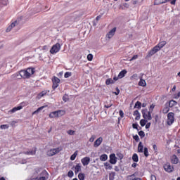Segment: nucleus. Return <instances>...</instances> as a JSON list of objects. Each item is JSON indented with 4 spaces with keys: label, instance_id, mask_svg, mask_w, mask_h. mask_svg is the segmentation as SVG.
I'll return each mask as SVG.
<instances>
[{
    "label": "nucleus",
    "instance_id": "obj_1",
    "mask_svg": "<svg viewBox=\"0 0 180 180\" xmlns=\"http://www.w3.org/2000/svg\"><path fill=\"white\" fill-rule=\"evenodd\" d=\"M165 44H167V41H162L160 42L158 45H156L155 47H153L148 53V55L146 56V57H148V58L153 57V56H154V54H155V53H158V51H160V50H161L162 49V47H164V46H165Z\"/></svg>",
    "mask_w": 180,
    "mask_h": 180
},
{
    "label": "nucleus",
    "instance_id": "obj_2",
    "mask_svg": "<svg viewBox=\"0 0 180 180\" xmlns=\"http://www.w3.org/2000/svg\"><path fill=\"white\" fill-rule=\"evenodd\" d=\"M34 74V70L32 68H27L26 70H20L19 75L21 78H30V75Z\"/></svg>",
    "mask_w": 180,
    "mask_h": 180
},
{
    "label": "nucleus",
    "instance_id": "obj_3",
    "mask_svg": "<svg viewBox=\"0 0 180 180\" xmlns=\"http://www.w3.org/2000/svg\"><path fill=\"white\" fill-rule=\"evenodd\" d=\"M63 150V148L59 147L56 148H53L47 151L46 154L49 157H53V155H56V154H58L60 151Z\"/></svg>",
    "mask_w": 180,
    "mask_h": 180
},
{
    "label": "nucleus",
    "instance_id": "obj_4",
    "mask_svg": "<svg viewBox=\"0 0 180 180\" xmlns=\"http://www.w3.org/2000/svg\"><path fill=\"white\" fill-rule=\"evenodd\" d=\"M60 49H61V45L58 43H56L51 49L50 50L51 54H56V53H58L60 51Z\"/></svg>",
    "mask_w": 180,
    "mask_h": 180
},
{
    "label": "nucleus",
    "instance_id": "obj_5",
    "mask_svg": "<svg viewBox=\"0 0 180 180\" xmlns=\"http://www.w3.org/2000/svg\"><path fill=\"white\" fill-rule=\"evenodd\" d=\"M142 115L143 119H147L148 120H151V119H153L151 117V112L148 111L147 109L142 110Z\"/></svg>",
    "mask_w": 180,
    "mask_h": 180
},
{
    "label": "nucleus",
    "instance_id": "obj_6",
    "mask_svg": "<svg viewBox=\"0 0 180 180\" xmlns=\"http://www.w3.org/2000/svg\"><path fill=\"white\" fill-rule=\"evenodd\" d=\"M175 122V118L174 117V112H169L167 115V124L168 126H171L172 123Z\"/></svg>",
    "mask_w": 180,
    "mask_h": 180
},
{
    "label": "nucleus",
    "instance_id": "obj_7",
    "mask_svg": "<svg viewBox=\"0 0 180 180\" xmlns=\"http://www.w3.org/2000/svg\"><path fill=\"white\" fill-rule=\"evenodd\" d=\"M19 25V22H18V20H15L14 22H13L6 30V33H9V32H11L12 30V29L13 27H15V26H18Z\"/></svg>",
    "mask_w": 180,
    "mask_h": 180
},
{
    "label": "nucleus",
    "instance_id": "obj_8",
    "mask_svg": "<svg viewBox=\"0 0 180 180\" xmlns=\"http://www.w3.org/2000/svg\"><path fill=\"white\" fill-rule=\"evenodd\" d=\"M164 169L166 171V172H172L174 171V167L169 163H166L164 165Z\"/></svg>",
    "mask_w": 180,
    "mask_h": 180
},
{
    "label": "nucleus",
    "instance_id": "obj_9",
    "mask_svg": "<svg viewBox=\"0 0 180 180\" xmlns=\"http://www.w3.org/2000/svg\"><path fill=\"white\" fill-rule=\"evenodd\" d=\"M170 160L172 164H178L179 162V159L178 158V156H176V155H172L170 157Z\"/></svg>",
    "mask_w": 180,
    "mask_h": 180
},
{
    "label": "nucleus",
    "instance_id": "obj_10",
    "mask_svg": "<svg viewBox=\"0 0 180 180\" xmlns=\"http://www.w3.org/2000/svg\"><path fill=\"white\" fill-rule=\"evenodd\" d=\"M115 33H116V27L112 28L106 35L108 39H112L113 36H115Z\"/></svg>",
    "mask_w": 180,
    "mask_h": 180
},
{
    "label": "nucleus",
    "instance_id": "obj_11",
    "mask_svg": "<svg viewBox=\"0 0 180 180\" xmlns=\"http://www.w3.org/2000/svg\"><path fill=\"white\" fill-rule=\"evenodd\" d=\"M117 158H116V155L115 154H111L110 155V164L115 165L116 162H117Z\"/></svg>",
    "mask_w": 180,
    "mask_h": 180
},
{
    "label": "nucleus",
    "instance_id": "obj_12",
    "mask_svg": "<svg viewBox=\"0 0 180 180\" xmlns=\"http://www.w3.org/2000/svg\"><path fill=\"white\" fill-rule=\"evenodd\" d=\"M91 162V158L89 157H85L82 159V163L83 164L84 167L88 165Z\"/></svg>",
    "mask_w": 180,
    "mask_h": 180
},
{
    "label": "nucleus",
    "instance_id": "obj_13",
    "mask_svg": "<svg viewBox=\"0 0 180 180\" xmlns=\"http://www.w3.org/2000/svg\"><path fill=\"white\" fill-rule=\"evenodd\" d=\"M102 141H103V139L102 137H100L98 139H97L95 142H94V147H99L101 146V144H102Z\"/></svg>",
    "mask_w": 180,
    "mask_h": 180
},
{
    "label": "nucleus",
    "instance_id": "obj_14",
    "mask_svg": "<svg viewBox=\"0 0 180 180\" xmlns=\"http://www.w3.org/2000/svg\"><path fill=\"white\" fill-rule=\"evenodd\" d=\"M36 151H37L36 148H34L31 150H28V151L25 152V154H26L27 155H34L36 154Z\"/></svg>",
    "mask_w": 180,
    "mask_h": 180
},
{
    "label": "nucleus",
    "instance_id": "obj_15",
    "mask_svg": "<svg viewBox=\"0 0 180 180\" xmlns=\"http://www.w3.org/2000/svg\"><path fill=\"white\" fill-rule=\"evenodd\" d=\"M22 106L20 105L18 107H15L13 109H11L10 111H8V113H15V112H17V110H20V109H22Z\"/></svg>",
    "mask_w": 180,
    "mask_h": 180
},
{
    "label": "nucleus",
    "instance_id": "obj_16",
    "mask_svg": "<svg viewBox=\"0 0 180 180\" xmlns=\"http://www.w3.org/2000/svg\"><path fill=\"white\" fill-rule=\"evenodd\" d=\"M49 117H51V119H54V117H59L58 111L51 112L49 114Z\"/></svg>",
    "mask_w": 180,
    "mask_h": 180
},
{
    "label": "nucleus",
    "instance_id": "obj_17",
    "mask_svg": "<svg viewBox=\"0 0 180 180\" xmlns=\"http://www.w3.org/2000/svg\"><path fill=\"white\" fill-rule=\"evenodd\" d=\"M170 0H155V5H161L162 4H165V2H168Z\"/></svg>",
    "mask_w": 180,
    "mask_h": 180
},
{
    "label": "nucleus",
    "instance_id": "obj_18",
    "mask_svg": "<svg viewBox=\"0 0 180 180\" xmlns=\"http://www.w3.org/2000/svg\"><path fill=\"white\" fill-rule=\"evenodd\" d=\"M143 143L140 142L138 145V153H143Z\"/></svg>",
    "mask_w": 180,
    "mask_h": 180
},
{
    "label": "nucleus",
    "instance_id": "obj_19",
    "mask_svg": "<svg viewBox=\"0 0 180 180\" xmlns=\"http://www.w3.org/2000/svg\"><path fill=\"white\" fill-rule=\"evenodd\" d=\"M126 74H127V71L126 70H122L118 75V78H123Z\"/></svg>",
    "mask_w": 180,
    "mask_h": 180
},
{
    "label": "nucleus",
    "instance_id": "obj_20",
    "mask_svg": "<svg viewBox=\"0 0 180 180\" xmlns=\"http://www.w3.org/2000/svg\"><path fill=\"white\" fill-rule=\"evenodd\" d=\"M139 86H146L147 83L146 82V80L141 79L139 82Z\"/></svg>",
    "mask_w": 180,
    "mask_h": 180
},
{
    "label": "nucleus",
    "instance_id": "obj_21",
    "mask_svg": "<svg viewBox=\"0 0 180 180\" xmlns=\"http://www.w3.org/2000/svg\"><path fill=\"white\" fill-rule=\"evenodd\" d=\"M45 95H47V91L44 90L42 92L39 93L37 96L38 99H40V98H43Z\"/></svg>",
    "mask_w": 180,
    "mask_h": 180
},
{
    "label": "nucleus",
    "instance_id": "obj_22",
    "mask_svg": "<svg viewBox=\"0 0 180 180\" xmlns=\"http://www.w3.org/2000/svg\"><path fill=\"white\" fill-rule=\"evenodd\" d=\"M178 103L174 100H171L169 103V108H173V106H175L176 105H177Z\"/></svg>",
    "mask_w": 180,
    "mask_h": 180
},
{
    "label": "nucleus",
    "instance_id": "obj_23",
    "mask_svg": "<svg viewBox=\"0 0 180 180\" xmlns=\"http://www.w3.org/2000/svg\"><path fill=\"white\" fill-rule=\"evenodd\" d=\"M75 174H78L79 171H81V165L80 164H77L75 167Z\"/></svg>",
    "mask_w": 180,
    "mask_h": 180
},
{
    "label": "nucleus",
    "instance_id": "obj_24",
    "mask_svg": "<svg viewBox=\"0 0 180 180\" xmlns=\"http://www.w3.org/2000/svg\"><path fill=\"white\" fill-rule=\"evenodd\" d=\"M132 160L134 162H139V156L136 153H134L132 156Z\"/></svg>",
    "mask_w": 180,
    "mask_h": 180
},
{
    "label": "nucleus",
    "instance_id": "obj_25",
    "mask_svg": "<svg viewBox=\"0 0 180 180\" xmlns=\"http://www.w3.org/2000/svg\"><path fill=\"white\" fill-rule=\"evenodd\" d=\"M43 109H44V106H41V107L39 108L37 110H35V111H34L32 112V115H37V114H39L40 110H43Z\"/></svg>",
    "mask_w": 180,
    "mask_h": 180
},
{
    "label": "nucleus",
    "instance_id": "obj_26",
    "mask_svg": "<svg viewBox=\"0 0 180 180\" xmlns=\"http://www.w3.org/2000/svg\"><path fill=\"white\" fill-rule=\"evenodd\" d=\"M101 161H106L108 160V155L106 154L101 155L100 156Z\"/></svg>",
    "mask_w": 180,
    "mask_h": 180
},
{
    "label": "nucleus",
    "instance_id": "obj_27",
    "mask_svg": "<svg viewBox=\"0 0 180 180\" xmlns=\"http://www.w3.org/2000/svg\"><path fill=\"white\" fill-rule=\"evenodd\" d=\"M58 112V117L64 116L65 115V111L64 110H60L57 111Z\"/></svg>",
    "mask_w": 180,
    "mask_h": 180
},
{
    "label": "nucleus",
    "instance_id": "obj_28",
    "mask_svg": "<svg viewBox=\"0 0 180 180\" xmlns=\"http://www.w3.org/2000/svg\"><path fill=\"white\" fill-rule=\"evenodd\" d=\"M77 155H78V151H75L73 155H71L70 160L71 161H74L75 158H77Z\"/></svg>",
    "mask_w": 180,
    "mask_h": 180
},
{
    "label": "nucleus",
    "instance_id": "obj_29",
    "mask_svg": "<svg viewBox=\"0 0 180 180\" xmlns=\"http://www.w3.org/2000/svg\"><path fill=\"white\" fill-rule=\"evenodd\" d=\"M0 5L1 6H6L8 5V0H0Z\"/></svg>",
    "mask_w": 180,
    "mask_h": 180
},
{
    "label": "nucleus",
    "instance_id": "obj_30",
    "mask_svg": "<svg viewBox=\"0 0 180 180\" xmlns=\"http://www.w3.org/2000/svg\"><path fill=\"white\" fill-rule=\"evenodd\" d=\"M105 84L106 85H110V84H115V81H113V79L110 78L105 81Z\"/></svg>",
    "mask_w": 180,
    "mask_h": 180
},
{
    "label": "nucleus",
    "instance_id": "obj_31",
    "mask_svg": "<svg viewBox=\"0 0 180 180\" xmlns=\"http://www.w3.org/2000/svg\"><path fill=\"white\" fill-rule=\"evenodd\" d=\"M115 175H116V173H115V172L110 173L109 179L110 180H115Z\"/></svg>",
    "mask_w": 180,
    "mask_h": 180
},
{
    "label": "nucleus",
    "instance_id": "obj_32",
    "mask_svg": "<svg viewBox=\"0 0 180 180\" xmlns=\"http://www.w3.org/2000/svg\"><path fill=\"white\" fill-rule=\"evenodd\" d=\"M78 178L79 180H84V179H85V174L80 173L78 175Z\"/></svg>",
    "mask_w": 180,
    "mask_h": 180
},
{
    "label": "nucleus",
    "instance_id": "obj_33",
    "mask_svg": "<svg viewBox=\"0 0 180 180\" xmlns=\"http://www.w3.org/2000/svg\"><path fill=\"white\" fill-rule=\"evenodd\" d=\"M52 81L53 83L59 84L60 79H58V77H54L53 79H52Z\"/></svg>",
    "mask_w": 180,
    "mask_h": 180
},
{
    "label": "nucleus",
    "instance_id": "obj_34",
    "mask_svg": "<svg viewBox=\"0 0 180 180\" xmlns=\"http://www.w3.org/2000/svg\"><path fill=\"white\" fill-rule=\"evenodd\" d=\"M134 108H137V109H141V103L139 101H137Z\"/></svg>",
    "mask_w": 180,
    "mask_h": 180
},
{
    "label": "nucleus",
    "instance_id": "obj_35",
    "mask_svg": "<svg viewBox=\"0 0 180 180\" xmlns=\"http://www.w3.org/2000/svg\"><path fill=\"white\" fill-rule=\"evenodd\" d=\"M0 129H1L2 130H5L6 129H9V125L8 124H3L0 126Z\"/></svg>",
    "mask_w": 180,
    "mask_h": 180
},
{
    "label": "nucleus",
    "instance_id": "obj_36",
    "mask_svg": "<svg viewBox=\"0 0 180 180\" xmlns=\"http://www.w3.org/2000/svg\"><path fill=\"white\" fill-rule=\"evenodd\" d=\"M147 123V120H141L140 124L142 127H144V125Z\"/></svg>",
    "mask_w": 180,
    "mask_h": 180
},
{
    "label": "nucleus",
    "instance_id": "obj_37",
    "mask_svg": "<svg viewBox=\"0 0 180 180\" xmlns=\"http://www.w3.org/2000/svg\"><path fill=\"white\" fill-rule=\"evenodd\" d=\"M163 113L167 114L168 112H169V108L168 106H166L162 110Z\"/></svg>",
    "mask_w": 180,
    "mask_h": 180
},
{
    "label": "nucleus",
    "instance_id": "obj_38",
    "mask_svg": "<svg viewBox=\"0 0 180 180\" xmlns=\"http://www.w3.org/2000/svg\"><path fill=\"white\" fill-rule=\"evenodd\" d=\"M68 176H69V178H72V176H74V172L70 170L68 173Z\"/></svg>",
    "mask_w": 180,
    "mask_h": 180
},
{
    "label": "nucleus",
    "instance_id": "obj_39",
    "mask_svg": "<svg viewBox=\"0 0 180 180\" xmlns=\"http://www.w3.org/2000/svg\"><path fill=\"white\" fill-rule=\"evenodd\" d=\"M143 153H144L145 157H148V148H144Z\"/></svg>",
    "mask_w": 180,
    "mask_h": 180
},
{
    "label": "nucleus",
    "instance_id": "obj_40",
    "mask_svg": "<svg viewBox=\"0 0 180 180\" xmlns=\"http://www.w3.org/2000/svg\"><path fill=\"white\" fill-rule=\"evenodd\" d=\"M72 73L70 72H67L65 73V78H70V77H71Z\"/></svg>",
    "mask_w": 180,
    "mask_h": 180
},
{
    "label": "nucleus",
    "instance_id": "obj_41",
    "mask_svg": "<svg viewBox=\"0 0 180 180\" xmlns=\"http://www.w3.org/2000/svg\"><path fill=\"white\" fill-rule=\"evenodd\" d=\"M93 58H94V56L91 53L87 56V60H89V61H92Z\"/></svg>",
    "mask_w": 180,
    "mask_h": 180
},
{
    "label": "nucleus",
    "instance_id": "obj_42",
    "mask_svg": "<svg viewBox=\"0 0 180 180\" xmlns=\"http://www.w3.org/2000/svg\"><path fill=\"white\" fill-rule=\"evenodd\" d=\"M63 101H64V102H68L69 101L68 96L67 95L63 96Z\"/></svg>",
    "mask_w": 180,
    "mask_h": 180
},
{
    "label": "nucleus",
    "instance_id": "obj_43",
    "mask_svg": "<svg viewBox=\"0 0 180 180\" xmlns=\"http://www.w3.org/2000/svg\"><path fill=\"white\" fill-rule=\"evenodd\" d=\"M68 134H70V136H74V134H75V131L70 129V130L68 131Z\"/></svg>",
    "mask_w": 180,
    "mask_h": 180
},
{
    "label": "nucleus",
    "instance_id": "obj_44",
    "mask_svg": "<svg viewBox=\"0 0 180 180\" xmlns=\"http://www.w3.org/2000/svg\"><path fill=\"white\" fill-rule=\"evenodd\" d=\"M154 108H155V105L154 104H152L150 106V112H153V110H154Z\"/></svg>",
    "mask_w": 180,
    "mask_h": 180
},
{
    "label": "nucleus",
    "instance_id": "obj_45",
    "mask_svg": "<svg viewBox=\"0 0 180 180\" xmlns=\"http://www.w3.org/2000/svg\"><path fill=\"white\" fill-rule=\"evenodd\" d=\"M139 135L141 136V137H144V136H146V134H144V131H140L139 132Z\"/></svg>",
    "mask_w": 180,
    "mask_h": 180
},
{
    "label": "nucleus",
    "instance_id": "obj_46",
    "mask_svg": "<svg viewBox=\"0 0 180 180\" xmlns=\"http://www.w3.org/2000/svg\"><path fill=\"white\" fill-rule=\"evenodd\" d=\"M58 86V83L53 82V86H52L53 89H56V88H57Z\"/></svg>",
    "mask_w": 180,
    "mask_h": 180
},
{
    "label": "nucleus",
    "instance_id": "obj_47",
    "mask_svg": "<svg viewBox=\"0 0 180 180\" xmlns=\"http://www.w3.org/2000/svg\"><path fill=\"white\" fill-rule=\"evenodd\" d=\"M132 127H133V129H136V130H139V124H133Z\"/></svg>",
    "mask_w": 180,
    "mask_h": 180
},
{
    "label": "nucleus",
    "instance_id": "obj_48",
    "mask_svg": "<svg viewBox=\"0 0 180 180\" xmlns=\"http://www.w3.org/2000/svg\"><path fill=\"white\" fill-rule=\"evenodd\" d=\"M137 58H139V56L135 55L130 59V61H133V60H137Z\"/></svg>",
    "mask_w": 180,
    "mask_h": 180
},
{
    "label": "nucleus",
    "instance_id": "obj_49",
    "mask_svg": "<svg viewBox=\"0 0 180 180\" xmlns=\"http://www.w3.org/2000/svg\"><path fill=\"white\" fill-rule=\"evenodd\" d=\"M104 165L105 167H107L109 169H112V167H110V164L105 162Z\"/></svg>",
    "mask_w": 180,
    "mask_h": 180
},
{
    "label": "nucleus",
    "instance_id": "obj_50",
    "mask_svg": "<svg viewBox=\"0 0 180 180\" xmlns=\"http://www.w3.org/2000/svg\"><path fill=\"white\" fill-rule=\"evenodd\" d=\"M38 49L39 50H47V46H39Z\"/></svg>",
    "mask_w": 180,
    "mask_h": 180
},
{
    "label": "nucleus",
    "instance_id": "obj_51",
    "mask_svg": "<svg viewBox=\"0 0 180 180\" xmlns=\"http://www.w3.org/2000/svg\"><path fill=\"white\" fill-rule=\"evenodd\" d=\"M111 106H113V103H110V104H105L104 107L107 108V109H109V108H111Z\"/></svg>",
    "mask_w": 180,
    "mask_h": 180
},
{
    "label": "nucleus",
    "instance_id": "obj_52",
    "mask_svg": "<svg viewBox=\"0 0 180 180\" xmlns=\"http://www.w3.org/2000/svg\"><path fill=\"white\" fill-rule=\"evenodd\" d=\"M133 138L136 141H139V140H140V138H139V135H135V136H133Z\"/></svg>",
    "mask_w": 180,
    "mask_h": 180
},
{
    "label": "nucleus",
    "instance_id": "obj_53",
    "mask_svg": "<svg viewBox=\"0 0 180 180\" xmlns=\"http://www.w3.org/2000/svg\"><path fill=\"white\" fill-rule=\"evenodd\" d=\"M140 115V112H139V110H135L134 112V116H139Z\"/></svg>",
    "mask_w": 180,
    "mask_h": 180
},
{
    "label": "nucleus",
    "instance_id": "obj_54",
    "mask_svg": "<svg viewBox=\"0 0 180 180\" xmlns=\"http://www.w3.org/2000/svg\"><path fill=\"white\" fill-rule=\"evenodd\" d=\"M116 91L117 92H114L115 95H118L119 94H120V90L119 89V88H116Z\"/></svg>",
    "mask_w": 180,
    "mask_h": 180
},
{
    "label": "nucleus",
    "instance_id": "obj_55",
    "mask_svg": "<svg viewBox=\"0 0 180 180\" xmlns=\"http://www.w3.org/2000/svg\"><path fill=\"white\" fill-rule=\"evenodd\" d=\"M120 115L121 116V117H124V113L123 112V110H120Z\"/></svg>",
    "mask_w": 180,
    "mask_h": 180
},
{
    "label": "nucleus",
    "instance_id": "obj_56",
    "mask_svg": "<svg viewBox=\"0 0 180 180\" xmlns=\"http://www.w3.org/2000/svg\"><path fill=\"white\" fill-rule=\"evenodd\" d=\"M95 140V136H91L90 139H89V141L90 143H94V141Z\"/></svg>",
    "mask_w": 180,
    "mask_h": 180
},
{
    "label": "nucleus",
    "instance_id": "obj_57",
    "mask_svg": "<svg viewBox=\"0 0 180 180\" xmlns=\"http://www.w3.org/2000/svg\"><path fill=\"white\" fill-rule=\"evenodd\" d=\"M150 126H151V123L150 122L147 123L146 125V129H150Z\"/></svg>",
    "mask_w": 180,
    "mask_h": 180
},
{
    "label": "nucleus",
    "instance_id": "obj_58",
    "mask_svg": "<svg viewBox=\"0 0 180 180\" xmlns=\"http://www.w3.org/2000/svg\"><path fill=\"white\" fill-rule=\"evenodd\" d=\"M101 18H102V15H98L96 18V21L98 22V20H101Z\"/></svg>",
    "mask_w": 180,
    "mask_h": 180
},
{
    "label": "nucleus",
    "instance_id": "obj_59",
    "mask_svg": "<svg viewBox=\"0 0 180 180\" xmlns=\"http://www.w3.org/2000/svg\"><path fill=\"white\" fill-rule=\"evenodd\" d=\"M150 179H151V180H157V177H155V175H151V176H150Z\"/></svg>",
    "mask_w": 180,
    "mask_h": 180
},
{
    "label": "nucleus",
    "instance_id": "obj_60",
    "mask_svg": "<svg viewBox=\"0 0 180 180\" xmlns=\"http://www.w3.org/2000/svg\"><path fill=\"white\" fill-rule=\"evenodd\" d=\"M96 25H98V21H96V20H94L93 21V26H96Z\"/></svg>",
    "mask_w": 180,
    "mask_h": 180
},
{
    "label": "nucleus",
    "instance_id": "obj_61",
    "mask_svg": "<svg viewBox=\"0 0 180 180\" xmlns=\"http://www.w3.org/2000/svg\"><path fill=\"white\" fill-rule=\"evenodd\" d=\"M37 180H46V177L41 176V177H39V179H37Z\"/></svg>",
    "mask_w": 180,
    "mask_h": 180
},
{
    "label": "nucleus",
    "instance_id": "obj_62",
    "mask_svg": "<svg viewBox=\"0 0 180 180\" xmlns=\"http://www.w3.org/2000/svg\"><path fill=\"white\" fill-rule=\"evenodd\" d=\"M153 150L155 153H157V145H153Z\"/></svg>",
    "mask_w": 180,
    "mask_h": 180
},
{
    "label": "nucleus",
    "instance_id": "obj_63",
    "mask_svg": "<svg viewBox=\"0 0 180 180\" xmlns=\"http://www.w3.org/2000/svg\"><path fill=\"white\" fill-rule=\"evenodd\" d=\"M135 120H140V114H139V115L136 116Z\"/></svg>",
    "mask_w": 180,
    "mask_h": 180
},
{
    "label": "nucleus",
    "instance_id": "obj_64",
    "mask_svg": "<svg viewBox=\"0 0 180 180\" xmlns=\"http://www.w3.org/2000/svg\"><path fill=\"white\" fill-rule=\"evenodd\" d=\"M117 79H119V76L118 77H114V78H113V80L114 81H117Z\"/></svg>",
    "mask_w": 180,
    "mask_h": 180
}]
</instances>
